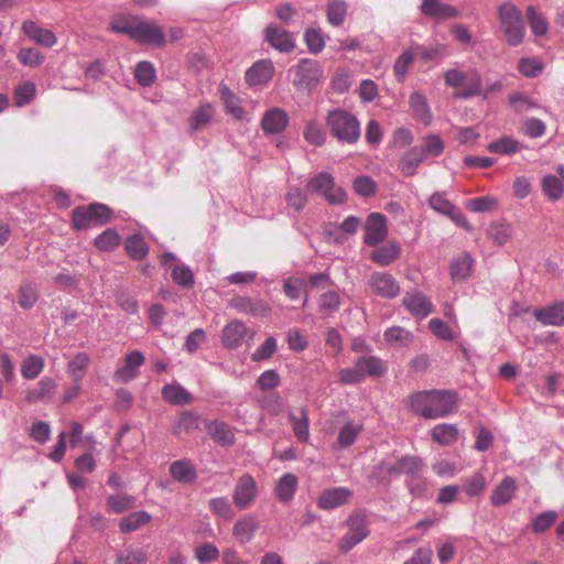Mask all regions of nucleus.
Returning <instances> with one entry per match:
<instances>
[{
	"instance_id": "obj_49",
	"label": "nucleus",
	"mask_w": 564,
	"mask_h": 564,
	"mask_svg": "<svg viewBox=\"0 0 564 564\" xmlns=\"http://www.w3.org/2000/svg\"><path fill=\"white\" fill-rule=\"evenodd\" d=\"M213 108L206 104L197 108L191 116L189 126L193 131H198L206 127L213 118Z\"/></svg>"
},
{
	"instance_id": "obj_55",
	"label": "nucleus",
	"mask_w": 564,
	"mask_h": 564,
	"mask_svg": "<svg viewBox=\"0 0 564 564\" xmlns=\"http://www.w3.org/2000/svg\"><path fill=\"white\" fill-rule=\"evenodd\" d=\"M487 481L485 476L480 473L474 474L473 476L463 480V488L467 496L475 497L485 491Z\"/></svg>"
},
{
	"instance_id": "obj_26",
	"label": "nucleus",
	"mask_w": 564,
	"mask_h": 564,
	"mask_svg": "<svg viewBox=\"0 0 564 564\" xmlns=\"http://www.w3.org/2000/svg\"><path fill=\"white\" fill-rule=\"evenodd\" d=\"M161 394L164 401L173 405H184L193 401V395L180 383L165 384Z\"/></svg>"
},
{
	"instance_id": "obj_45",
	"label": "nucleus",
	"mask_w": 564,
	"mask_h": 564,
	"mask_svg": "<svg viewBox=\"0 0 564 564\" xmlns=\"http://www.w3.org/2000/svg\"><path fill=\"white\" fill-rule=\"evenodd\" d=\"M134 77L139 85L149 87L156 78V70L152 63L142 61L135 66Z\"/></svg>"
},
{
	"instance_id": "obj_44",
	"label": "nucleus",
	"mask_w": 564,
	"mask_h": 564,
	"mask_svg": "<svg viewBox=\"0 0 564 564\" xmlns=\"http://www.w3.org/2000/svg\"><path fill=\"white\" fill-rule=\"evenodd\" d=\"M361 430L362 426L358 423L347 422L344 424L338 433L337 446L339 448H346L352 445Z\"/></svg>"
},
{
	"instance_id": "obj_31",
	"label": "nucleus",
	"mask_w": 564,
	"mask_h": 564,
	"mask_svg": "<svg viewBox=\"0 0 564 564\" xmlns=\"http://www.w3.org/2000/svg\"><path fill=\"white\" fill-rule=\"evenodd\" d=\"M425 156L419 147H413L400 159L399 170L405 176H412L416 173L417 167L424 161Z\"/></svg>"
},
{
	"instance_id": "obj_11",
	"label": "nucleus",
	"mask_w": 564,
	"mask_h": 564,
	"mask_svg": "<svg viewBox=\"0 0 564 564\" xmlns=\"http://www.w3.org/2000/svg\"><path fill=\"white\" fill-rule=\"evenodd\" d=\"M429 205L436 213L451 218L457 226L470 229V225L465 215L456 208L443 193H434L429 199Z\"/></svg>"
},
{
	"instance_id": "obj_30",
	"label": "nucleus",
	"mask_w": 564,
	"mask_h": 564,
	"mask_svg": "<svg viewBox=\"0 0 564 564\" xmlns=\"http://www.w3.org/2000/svg\"><path fill=\"white\" fill-rule=\"evenodd\" d=\"M210 437L221 446H229L235 442V435L230 426L221 421H212L206 425Z\"/></svg>"
},
{
	"instance_id": "obj_62",
	"label": "nucleus",
	"mask_w": 564,
	"mask_h": 564,
	"mask_svg": "<svg viewBox=\"0 0 564 564\" xmlns=\"http://www.w3.org/2000/svg\"><path fill=\"white\" fill-rule=\"evenodd\" d=\"M498 202L495 197L482 196L467 202L466 207L473 213L491 212L496 208Z\"/></svg>"
},
{
	"instance_id": "obj_27",
	"label": "nucleus",
	"mask_w": 564,
	"mask_h": 564,
	"mask_svg": "<svg viewBox=\"0 0 564 564\" xmlns=\"http://www.w3.org/2000/svg\"><path fill=\"white\" fill-rule=\"evenodd\" d=\"M517 491V484L512 477H505L502 481L494 489L490 501L494 506L507 505Z\"/></svg>"
},
{
	"instance_id": "obj_60",
	"label": "nucleus",
	"mask_w": 564,
	"mask_h": 564,
	"mask_svg": "<svg viewBox=\"0 0 564 564\" xmlns=\"http://www.w3.org/2000/svg\"><path fill=\"white\" fill-rule=\"evenodd\" d=\"M171 275L173 281L183 288L188 289L194 284V275L188 265H174Z\"/></svg>"
},
{
	"instance_id": "obj_54",
	"label": "nucleus",
	"mask_w": 564,
	"mask_h": 564,
	"mask_svg": "<svg viewBox=\"0 0 564 564\" xmlns=\"http://www.w3.org/2000/svg\"><path fill=\"white\" fill-rule=\"evenodd\" d=\"M519 150V142L512 137L500 138L488 145V151L497 154H513Z\"/></svg>"
},
{
	"instance_id": "obj_22",
	"label": "nucleus",
	"mask_w": 564,
	"mask_h": 564,
	"mask_svg": "<svg viewBox=\"0 0 564 564\" xmlns=\"http://www.w3.org/2000/svg\"><path fill=\"white\" fill-rule=\"evenodd\" d=\"M533 315L543 325H564V302L535 310Z\"/></svg>"
},
{
	"instance_id": "obj_56",
	"label": "nucleus",
	"mask_w": 564,
	"mask_h": 564,
	"mask_svg": "<svg viewBox=\"0 0 564 564\" xmlns=\"http://www.w3.org/2000/svg\"><path fill=\"white\" fill-rule=\"evenodd\" d=\"M304 139L316 147H321L325 143L326 134L322 127L314 120L307 122L303 131Z\"/></svg>"
},
{
	"instance_id": "obj_17",
	"label": "nucleus",
	"mask_w": 564,
	"mask_h": 564,
	"mask_svg": "<svg viewBox=\"0 0 564 564\" xmlns=\"http://www.w3.org/2000/svg\"><path fill=\"white\" fill-rule=\"evenodd\" d=\"M402 302L404 307L412 315L419 316L421 318H424L432 313V303L421 292H408L404 295Z\"/></svg>"
},
{
	"instance_id": "obj_28",
	"label": "nucleus",
	"mask_w": 564,
	"mask_h": 564,
	"mask_svg": "<svg viewBox=\"0 0 564 564\" xmlns=\"http://www.w3.org/2000/svg\"><path fill=\"white\" fill-rule=\"evenodd\" d=\"M247 334V327L239 321H234L225 326L223 330V344L227 348H237L241 345Z\"/></svg>"
},
{
	"instance_id": "obj_15",
	"label": "nucleus",
	"mask_w": 564,
	"mask_h": 564,
	"mask_svg": "<svg viewBox=\"0 0 564 564\" xmlns=\"http://www.w3.org/2000/svg\"><path fill=\"white\" fill-rule=\"evenodd\" d=\"M289 123L288 113L281 108L267 110L261 119V128L267 134L282 132Z\"/></svg>"
},
{
	"instance_id": "obj_64",
	"label": "nucleus",
	"mask_w": 564,
	"mask_h": 564,
	"mask_svg": "<svg viewBox=\"0 0 564 564\" xmlns=\"http://www.w3.org/2000/svg\"><path fill=\"white\" fill-rule=\"evenodd\" d=\"M557 518L555 511H545L538 514L532 521V530L535 533H542L550 529Z\"/></svg>"
},
{
	"instance_id": "obj_16",
	"label": "nucleus",
	"mask_w": 564,
	"mask_h": 564,
	"mask_svg": "<svg viewBox=\"0 0 564 564\" xmlns=\"http://www.w3.org/2000/svg\"><path fill=\"white\" fill-rule=\"evenodd\" d=\"M273 74V63L270 59H261L246 72V82L251 86L267 84L272 79Z\"/></svg>"
},
{
	"instance_id": "obj_12",
	"label": "nucleus",
	"mask_w": 564,
	"mask_h": 564,
	"mask_svg": "<svg viewBox=\"0 0 564 564\" xmlns=\"http://www.w3.org/2000/svg\"><path fill=\"white\" fill-rule=\"evenodd\" d=\"M387 236L388 225L386 216L380 213H371L365 224V243L370 247H377Z\"/></svg>"
},
{
	"instance_id": "obj_6",
	"label": "nucleus",
	"mask_w": 564,
	"mask_h": 564,
	"mask_svg": "<svg viewBox=\"0 0 564 564\" xmlns=\"http://www.w3.org/2000/svg\"><path fill=\"white\" fill-rule=\"evenodd\" d=\"M293 72V85L301 90H311L324 78V70L319 62L311 58L301 59Z\"/></svg>"
},
{
	"instance_id": "obj_52",
	"label": "nucleus",
	"mask_w": 564,
	"mask_h": 564,
	"mask_svg": "<svg viewBox=\"0 0 564 564\" xmlns=\"http://www.w3.org/2000/svg\"><path fill=\"white\" fill-rule=\"evenodd\" d=\"M126 250L134 260H141L148 254V246L144 239L139 235L130 236L126 240Z\"/></svg>"
},
{
	"instance_id": "obj_4",
	"label": "nucleus",
	"mask_w": 564,
	"mask_h": 564,
	"mask_svg": "<svg viewBox=\"0 0 564 564\" xmlns=\"http://www.w3.org/2000/svg\"><path fill=\"white\" fill-rule=\"evenodd\" d=\"M326 124L332 134L340 142L356 143L360 137V123L350 112L343 109H334L328 112Z\"/></svg>"
},
{
	"instance_id": "obj_43",
	"label": "nucleus",
	"mask_w": 564,
	"mask_h": 564,
	"mask_svg": "<svg viewBox=\"0 0 564 564\" xmlns=\"http://www.w3.org/2000/svg\"><path fill=\"white\" fill-rule=\"evenodd\" d=\"M384 339L393 346H408L413 340V334L400 326H393L384 332Z\"/></svg>"
},
{
	"instance_id": "obj_20",
	"label": "nucleus",
	"mask_w": 564,
	"mask_h": 564,
	"mask_svg": "<svg viewBox=\"0 0 564 564\" xmlns=\"http://www.w3.org/2000/svg\"><path fill=\"white\" fill-rule=\"evenodd\" d=\"M22 30L30 40L45 47H52L57 42L52 31L39 26L33 21H25L22 24Z\"/></svg>"
},
{
	"instance_id": "obj_37",
	"label": "nucleus",
	"mask_w": 564,
	"mask_h": 564,
	"mask_svg": "<svg viewBox=\"0 0 564 564\" xmlns=\"http://www.w3.org/2000/svg\"><path fill=\"white\" fill-rule=\"evenodd\" d=\"M199 427L198 416L192 412L183 411L172 425V432L180 436L182 434H192Z\"/></svg>"
},
{
	"instance_id": "obj_29",
	"label": "nucleus",
	"mask_w": 564,
	"mask_h": 564,
	"mask_svg": "<svg viewBox=\"0 0 564 564\" xmlns=\"http://www.w3.org/2000/svg\"><path fill=\"white\" fill-rule=\"evenodd\" d=\"M357 367L359 368L362 379L366 376L369 377H381L388 368L386 364L376 356H364L356 360Z\"/></svg>"
},
{
	"instance_id": "obj_42",
	"label": "nucleus",
	"mask_w": 564,
	"mask_h": 564,
	"mask_svg": "<svg viewBox=\"0 0 564 564\" xmlns=\"http://www.w3.org/2000/svg\"><path fill=\"white\" fill-rule=\"evenodd\" d=\"M89 365V356L86 352H78L67 366V373L74 382H80Z\"/></svg>"
},
{
	"instance_id": "obj_21",
	"label": "nucleus",
	"mask_w": 564,
	"mask_h": 564,
	"mask_svg": "<svg viewBox=\"0 0 564 564\" xmlns=\"http://www.w3.org/2000/svg\"><path fill=\"white\" fill-rule=\"evenodd\" d=\"M474 269V259L469 253H462L454 258L449 264V274L454 282L467 280Z\"/></svg>"
},
{
	"instance_id": "obj_25",
	"label": "nucleus",
	"mask_w": 564,
	"mask_h": 564,
	"mask_svg": "<svg viewBox=\"0 0 564 564\" xmlns=\"http://www.w3.org/2000/svg\"><path fill=\"white\" fill-rule=\"evenodd\" d=\"M409 105L416 120L421 121L425 126H429L431 123L432 112L427 104V100L422 93H412L409 98Z\"/></svg>"
},
{
	"instance_id": "obj_51",
	"label": "nucleus",
	"mask_w": 564,
	"mask_h": 564,
	"mask_svg": "<svg viewBox=\"0 0 564 564\" xmlns=\"http://www.w3.org/2000/svg\"><path fill=\"white\" fill-rule=\"evenodd\" d=\"M44 368V359L37 355L25 358L21 366V375L25 379H35Z\"/></svg>"
},
{
	"instance_id": "obj_50",
	"label": "nucleus",
	"mask_w": 564,
	"mask_h": 564,
	"mask_svg": "<svg viewBox=\"0 0 564 564\" xmlns=\"http://www.w3.org/2000/svg\"><path fill=\"white\" fill-rule=\"evenodd\" d=\"M134 503V498L127 494L110 495L107 498V508L113 513H123L131 509Z\"/></svg>"
},
{
	"instance_id": "obj_59",
	"label": "nucleus",
	"mask_w": 564,
	"mask_h": 564,
	"mask_svg": "<svg viewBox=\"0 0 564 564\" xmlns=\"http://www.w3.org/2000/svg\"><path fill=\"white\" fill-rule=\"evenodd\" d=\"M120 243V237L115 229H107L95 239L96 247L101 251H111Z\"/></svg>"
},
{
	"instance_id": "obj_35",
	"label": "nucleus",
	"mask_w": 564,
	"mask_h": 564,
	"mask_svg": "<svg viewBox=\"0 0 564 564\" xmlns=\"http://www.w3.org/2000/svg\"><path fill=\"white\" fill-rule=\"evenodd\" d=\"M170 474L174 480L182 484H192L197 477L195 467L188 460H176L172 463Z\"/></svg>"
},
{
	"instance_id": "obj_5",
	"label": "nucleus",
	"mask_w": 564,
	"mask_h": 564,
	"mask_svg": "<svg viewBox=\"0 0 564 564\" xmlns=\"http://www.w3.org/2000/svg\"><path fill=\"white\" fill-rule=\"evenodd\" d=\"M444 79L446 85L454 88H462L455 94L459 98H470L477 96L481 91V79L478 73H464L456 68L445 72Z\"/></svg>"
},
{
	"instance_id": "obj_32",
	"label": "nucleus",
	"mask_w": 564,
	"mask_h": 564,
	"mask_svg": "<svg viewBox=\"0 0 564 564\" xmlns=\"http://www.w3.org/2000/svg\"><path fill=\"white\" fill-rule=\"evenodd\" d=\"M56 389V382L51 378H43L35 388L26 391L25 400L29 403L46 401L52 398Z\"/></svg>"
},
{
	"instance_id": "obj_41",
	"label": "nucleus",
	"mask_w": 564,
	"mask_h": 564,
	"mask_svg": "<svg viewBox=\"0 0 564 564\" xmlns=\"http://www.w3.org/2000/svg\"><path fill=\"white\" fill-rule=\"evenodd\" d=\"M210 512L225 521L235 517V509L227 497H216L208 501Z\"/></svg>"
},
{
	"instance_id": "obj_18",
	"label": "nucleus",
	"mask_w": 564,
	"mask_h": 564,
	"mask_svg": "<svg viewBox=\"0 0 564 564\" xmlns=\"http://www.w3.org/2000/svg\"><path fill=\"white\" fill-rule=\"evenodd\" d=\"M265 40L280 52L288 53L295 47L292 34L276 26L270 25L265 29Z\"/></svg>"
},
{
	"instance_id": "obj_47",
	"label": "nucleus",
	"mask_w": 564,
	"mask_h": 564,
	"mask_svg": "<svg viewBox=\"0 0 564 564\" xmlns=\"http://www.w3.org/2000/svg\"><path fill=\"white\" fill-rule=\"evenodd\" d=\"M139 17L135 15H119L112 19L110 30L116 33L127 34L130 39L133 37L135 24Z\"/></svg>"
},
{
	"instance_id": "obj_2",
	"label": "nucleus",
	"mask_w": 564,
	"mask_h": 564,
	"mask_svg": "<svg viewBox=\"0 0 564 564\" xmlns=\"http://www.w3.org/2000/svg\"><path fill=\"white\" fill-rule=\"evenodd\" d=\"M425 463L419 456L387 457L373 467L369 475V481L373 486H387L392 478L401 475L409 478L412 474L425 471Z\"/></svg>"
},
{
	"instance_id": "obj_40",
	"label": "nucleus",
	"mask_w": 564,
	"mask_h": 564,
	"mask_svg": "<svg viewBox=\"0 0 564 564\" xmlns=\"http://www.w3.org/2000/svg\"><path fill=\"white\" fill-rule=\"evenodd\" d=\"M220 99L223 100L226 111L236 119L243 117V108L240 105V99L227 87L220 86L219 88Z\"/></svg>"
},
{
	"instance_id": "obj_14",
	"label": "nucleus",
	"mask_w": 564,
	"mask_h": 564,
	"mask_svg": "<svg viewBox=\"0 0 564 564\" xmlns=\"http://www.w3.org/2000/svg\"><path fill=\"white\" fill-rule=\"evenodd\" d=\"M351 496V490L346 487L325 489L318 497L317 506L323 510H332L347 503Z\"/></svg>"
},
{
	"instance_id": "obj_19",
	"label": "nucleus",
	"mask_w": 564,
	"mask_h": 564,
	"mask_svg": "<svg viewBox=\"0 0 564 564\" xmlns=\"http://www.w3.org/2000/svg\"><path fill=\"white\" fill-rule=\"evenodd\" d=\"M144 362L142 352L134 350L127 355L124 366L117 369L115 379L121 382H128L137 377V369Z\"/></svg>"
},
{
	"instance_id": "obj_39",
	"label": "nucleus",
	"mask_w": 564,
	"mask_h": 564,
	"mask_svg": "<svg viewBox=\"0 0 564 564\" xmlns=\"http://www.w3.org/2000/svg\"><path fill=\"white\" fill-rule=\"evenodd\" d=\"M525 14L533 35L544 36L549 32L550 26L547 20L534 6H529L525 10Z\"/></svg>"
},
{
	"instance_id": "obj_8",
	"label": "nucleus",
	"mask_w": 564,
	"mask_h": 564,
	"mask_svg": "<svg viewBox=\"0 0 564 564\" xmlns=\"http://www.w3.org/2000/svg\"><path fill=\"white\" fill-rule=\"evenodd\" d=\"M307 187L311 191L319 192L329 204L339 205L346 199V193L341 187L334 184V178L330 174L322 172L312 178Z\"/></svg>"
},
{
	"instance_id": "obj_24",
	"label": "nucleus",
	"mask_w": 564,
	"mask_h": 564,
	"mask_svg": "<svg viewBox=\"0 0 564 564\" xmlns=\"http://www.w3.org/2000/svg\"><path fill=\"white\" fill-rule=\"evenodd\" d=\"M299 486V479L294 474L282 475L274 488L275 497L281 502H289L293 499Z\"/></svg>"
},
{
	"instance_id": "obj_1",
	"label": "nucleus",
	"mask_w": 564,
	"mask_h": 564,
	"mask_svg": "<svg viewBox=\"0 0 564 564\" xmlns=\"http://www.w3.org/2000/svg\"><path fill=\"white\" fill-rule=\"evenodd\" d=\"M457 403L456 392L448 390L421 391L410 397L411 409L429 420L447 416L455 411Z\"/></svg>"
},
{
	"instance_id": "obj_36",
	"label": "nucleus",
	"mask_w": 564,
	"mask_h": 564,
	"mask_svg": "<svg viewBox=\"0 0 564 564\" xmlns=\"http://www.w3.org/2000/svg\"><path fill=\"white\" fill-rule=\"evenodd\" d=\"M289 419L291 421L295 437L301 443H306L310 438V421L306 409H300V416H296L293 412H291L289 414Z\"/></svg>"
},
{
	"instance_id": "obj_61",
	"label": "nucleus",
	"mask_w": 564,
	"mask_h": 564,
	"mask_svg": "<svg viewBox=\"0 0 564 564\" xmlns=\"http://www.w3.org/2000/svg\"><path fill=\"white\" fill-rule=\"evenodd\" d=\"M519 72L525 77H536L543 70V64L539 58L524 57L519 61Z\"/></svg>"
},
{
	"instance_id": "obj_33",
	"label": "nucleus",
	"mask_w": 564,
	"mask_h": 564,
	"mask_svg": "<svg viewBox=\"0 0 564 564\" xmlns=\"http://www.w3.org/2000/svg\"><path fill=\"white\" fill-rule=\"evenodd\" d=\"M430 433L432 440L442 446L454 444L458 440L459 434L457 426L449 423L437 424Z\"/></svg>"
},
{
	"instance_id": "obj_23",
	"label": "nucleus",
	"mask_w": 564,
	"mask_h": 564,
	"mask_svg": "<svg viewBox=\"0 0 564 564\" xmlns=\"http://www.w3.org/2000/svg\"><path fill=\"white\" fill-rule=\"evenodd\" d=\"M257 529L258 522L256 517L247 514L236 521L232 528V534L238 542L245 544L252 540Z\"/></svg>"
},
{
	"instance_id": "obj_10",
	"label": "nucleus",
	"mask_w": 564,
	"mask_h": 564,
	"mask_svg": "<svg viewBox=\"0 0 564 564\" xmlns=\"http://www.w3.org/2000/svg\"><path fill=\"white\" fill-rule=\"evenodd\" d=\"M369 289L383 299H394L400 294L398 281L387 272H373L368 280Z\"/></svg>"
},
{
	"instance_id": "obj_9",
	"label": "nucleus",
	"mask_w": 564,
	"mask_h": 564,
	"mask_svg": "<svg viewBox=\"0 0 564 564\" xmlns=\"http://www.w3.org/2000/svg\"><path fill=\"white\" fill-rule=\"evenodd\" d=\"M132 40L141 43L162 47L166 40L162 28L153 21L138 18Z\"/></svg>"
},
{
	"instance_id": "obj_63",
	"label": "nucleus",
	"mask_w": 564,
	"mask_h": 564,
	"mask_svg": "<svg viewBox=\"0 0 564 564\" xmlns=\"http://www.w3.org/2000/svg\"><path fill=\"white\" fill-rule=\"evenodd\" d=\"M195 557L202 564L209 563L219 557V550L215 544L206 542L196 547Z\"/></svg>"
},
{
	"instance_id": "obj_34",
	"label": "nucleus",
	"mask_w": 564,
	"mask_h": 564,
	"mask_svg": "<svg viewBox=\"0 0 564 564\" xmlns=\"http://www.w3.org/2000/svg\"><path fill=\"white\" fill-rule=\"evenodd\" d=\"M400 254V247L397 242H388L384 246L375 249L370 259L381 267L391 264Z\"/></svg>"
},
{
	"instance_id": "obj_13",
	"label": "nucleus",
	"mask_w": 564,
	"mask_h": 564,
	"mask_svg": "<svg viewBox=\"0 0 564 564\" xmlns=\"http://www.w3.org/2000/svg\"><path fill=\"white\" fill-rule=\"evenodd\" d=\"M348 532L339 542V549L341 552H348L369 534L366 521L360 516L350 517L348 520Z\"/></svg>"
},
{
	"instance_id": "obj_7",
	"label": "nucleus",
	"mask_w": 564,
	"mask_h": 564,
	"mask_svg": "<svg viewBox=\"0 0 564 564\" xmlns=\"http://www.w3.org/2000/svg\"><path fill=\"white\" fill-rule=\"evenodd\" d=\"M259 495L256 479L250 474L238 477L232 490V502L238 510H248L253 506Z\"/></svg>"
},
{
	"instance_id": "obj_53",
	"label": "nucleus",
	"mask_w": 564,
	"mask_h": 564,
	"mask_svg": "<svg viewBox=\"0 0 564 564\" xmlns=\"http://www.w3.org/2000/svg\"><path fill=\"white\" fill-rule=\"evenodd\" d=\"M327 20L334 26L343 24L347 13V4L340 0H333L327 6Z\"/></svg>"
},
{
	"instance_id": "obj_48",
	"label": "nucleus",
	"mask_w": 564,
	"mask_h": 564,
	"mask_svg": "<svg viewBox=\"0 0 564 564\" xmlns=\"http://www.w3.org/2000/svg\"><path fill=\"white\" fill-rule=\"evenodd\" d=\"M36 94V86L32 82H24L14 89L13 100L15 106L23 107L29 105Z\"/></svg>"
},
{
	"instance_id": "obj_3",
	"label": "nucleus",
	"mask_w": 564,
	"mask_h": 564,
	"mask_svg": "<svg viewBox=\"0 0 564 564\" xmlns=\"http://www.w3.org/2000/svg\"><path fill=\"white\" fill-rule=\"evenodd\" d=\"M499 30L509 46H519L525 37V24L520 9L510 1L497 8Z\"/></svg>"
},
{
	"instance_id": "obj_46",
	"label": "nucleus",
	"mask_w": 564,
	"mask_h": 564,
	"mask_svg": "<svg viewBox=\"0 0 564 564\" xmlns=\"http://www.w3.org/2000/svg\"><path fill=\"white\" fill-rule=\"evenodd\" d=\"M423 474L424 471H417L405 478V486L414 498L424 497L427 491L429 482Z\"/></svg>"
},
{
	"instance_id": "obj_38",
	"label": "nucleus",
	"mask_w": 564,
	"mask_h": 564,
	"mask_svg": "<svg viewBox=\"0 0 564 564\" xmlns=\"http://www.w3.org/2000/svg\"><path fill=\"white\" fill-rule=\"evenodd\" d=\"M152 517L147 511H135L131 512L127 517L122 518L119 528L123 533L133 532L141 527L148 524L151 521Z\"/></svg>"
},
{
	"instance_id": "obj_58",
	"label": "nucleus",
	"mask_w": 564,
	"mask_h": 564,
	"mask_svg": "<svg viewBox=\"0 0 564 564\" xmlns=\"http://www.w3.org/2000/svg\"><path fill=\"white\" fill-rule=\"evenodd\" d=\"M542 189L551 200H558L564 193L561 181L553 175H546L542 180Z\"/></svg>"
},
{
	"instance_id": "obj_57",
	"label": "nucleus",
	"mask_w": 564,
	"mask_h": 564,
	"mask_svg": "<svg viewBox=\"0 0 564 564\" xmlns=\"http://www.w3.org/2000/svg\"><path fill=\"white\" fill-rule=\"evenodd\" d=\"M420 150L426 156H440L444 151V143L436 134H429L422 140Z\"/></svg>"
}]
</instances>
